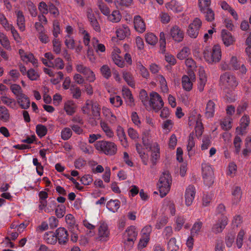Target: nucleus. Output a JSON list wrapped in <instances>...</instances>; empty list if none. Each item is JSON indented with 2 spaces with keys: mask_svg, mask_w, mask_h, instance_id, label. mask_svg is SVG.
<instances>
[{
  "mask_svg": "<svg viewBox=\"0 0 251 251\" xmlns=\"http://www.w3.org/2000/svg\"><path fill=\"white\" fill-rule=\"evenodd\" d=\"M95 147L100 152L109 156L115 155L118 151L117 146L114 142L105 140L96 142Z\"/></svg>",
  "mask_w": 251,
  "mask_h": 251,
  "instance_id": "nucleus-1",
  "label": "nucleus"
},
{
  "mask_svg": "<svg viewBox=\"0 0 251 251\" xmlns=\"http://www.w3.org/2000/svg\"><path fill=\"white\" fill-rule=\"evenodd\" d=\"M204 58L210 63H216L221 59V50L219 45H215L211 49L206 47L203 51Z\"/></svg>",
  "mask_w": 251,
  "mask_h": 251,
  "instance_id": "nucleus-2",
  "label": "nucleus"
},
{
  "mask_svg": "<svg viewBox=\"0 0 251 251\" xmlns=\"http://www.w3.org/2000/svg\"><path fill=\"white\" fill-rule=\"evenodd\" d=\"M172 181L171 176L169 172L162 173L157 184L160 195L162 198L165 197L169 192Z\"/></svg>",
  "mask_w": 251,
  "mask_h": 251,
  "instance_id": "nucleus-3",
  "label": "nucleus"
},
{
  "mask_svg": "<svg viewBox=\"0 0 251 251\" xmlns=\"http://www.w3.org/2000/svg\"><path fill=\"white\" fill-rule=\"evenodd\" d=\"M220 84L223 89L232 91L237 86L238 82L234 75L226 72L220 76Z\"/></svg>",
  "mask_w": 251,
  "mask_h": 251,
  "instance_id": "nucleus-4",
  "label": "nucleus"
},
{
  "mask_svg": "<svg viewBox=\"0 0 251 251\" xmlns=\"http://www.w3.org/2000/svg\"><path fill=\"white\" fill-rule=\"evenodd\" d=\"M82 111L83 114L87 115H90V112H91L93 117L97 119L100 116V107L97 101L87 100L82 107Z\"/></svg>",
  "mask_w": 251,
  "mask_h": 251,
  "instance_id": "nucleus-5",
  "label": "nucleus"
},
{
  "mask_svg": "<svg viewBox=\"0 0 251 251\" xmlns=\"http://www.w3.org/2000/svg\"><path fill=\"white\" fill-rule=\"evenodd\" d=\"M202 167V174L204 184L208 187L211 186L214 183V172L209 165L203 163Z\"/></svg>",
  "mask_w": 251,
  "mask_h": 251,
  "instance_id": "nucleus-6",
  "label": "nucleus"
},
{
  "mask_svg": "<svg viewBox=\"0 0 251 251\" xmlns=\"http://www.w3.org/2000/svg\"><path fill=\"white\" fill-rule=\"evenodd\" d=\"M76 71L78 74H82L85 76L86 79L89 82H93L96 80L94 73L89 67L82 63H78L75 65Z\"/></svg>",
  "mask_w": 251,
  "mask_h": 251,
  "instance_id": "nucleus-7",
  "label": "nucleus"
},
{
  "mask_svg": "<svg viewBox=\"0 0 251 251\" xmlns=\"http://www.w3.org/2000/svg\"><path fill=\"white\" fill-rule=\"evenodd\" d=\"M150 105L155 110L158 111L163 106L164 102L161 96L155 92L150 94Z\"/></svg>",
  "mask_w": 251,
  "mask_h": 251,
  "instance_id": "nucleus-8",
  "label": "nucleus"
},
{
  "mask_svg": "<svg viewBox=\"0 0 251 251\" xmlns=\"http://www.w3.org/2000/svg\"><path fill=\"white\" fill-rule=\"evenodd\" d=\"M201 21L200 19L198 18H195L193 22L188 26L187 29L188 35L191 38H196L199 34V30L201 26Z\"/></svg>",
  "mask_w": 251,
  "mask_h": 251,
  "instance_id": "nucleus-9",
  "label": "nucleus"
},
{
  "mask_svg": "<svg viewBox=\"0 0 251 251\" xmlns=\"http://www.w3.org/2000/svg\"><path fill=\"white\" fill-rule=\"evenodd\" d=\"M189 76L184 75L182 77L181 83L183 88L187 91H190L193 87L192 81L195 79V75L194 73L191 71L189 73Z\"/></svg>",
  "mask_w": 251,
  "mask_h": 251,
  "instance_id": "nucleus-10",
  "label": "nucleus"
},
{
  "mask_svg": "<svg viewBox=\"0 0 251 251\" xmlns=\"http://www.w3.org/2000/svg\"><path fill=\"white\" fill-rule=\"evenodd\" d=\"M228 219L226 216H222L213 225L212 231L215 234L222 232L227 224Z\"/></svg>",
  "mask_w": 251,
  "mask_h": 251,
  "instance_id": "nucleus-11",
  "label": "nucleus"
},
{
  "mask_svg": "<svg viewBox=\"0 0 251 251\" xmlns=\"http://www.w3.org/2000/svg\"><path fill=\"white\" fill-rule=\"evenodd\" d=\"M195 187L192 185H189L186 188L184 194L185 202L187 206H190L192 204L195 197Z\"/></svg>",
  "mask_w": 251,
  "mask_h": 251,
  "instance_id": "nucleus-12",
  "label": "nucleus"
},
{
  "mask_svg": "<svg viewBox=\"0 0 251 251\" xmlns=\"http://www.w3.org/2000/svg\"><path fill=\"white\" fill-rule=\"evenodd\" d=\"M60 244L65 245L69 240V234L67 230L64 227L57 228L54 233Z\"/></svg>",
  "mask_w": 251,
  "mask_h": 251,
  "instance_id": "nucleus-13",
  "label": "nucleus"
},
{
  "mask_svg": "<svg viewBox=\"0 0 251 251\" xmlns=\"http://www.w3.org/2000/svg\"><path fill=\"white\" fill-rule=\"evenodd\" d=\"M19 54L23 61L26 63L31 62L34 66H37L38 61L31 53L25 52L23 50H19Z\"/></svg>",
  "mask_w": 251,
  "mask_h": 251,
  "instance_id": "nucleus-14",
  "label": "nucleus"
},
{
  "mask_svg": "<svg viewBox=\"0 0 251 251\" xmlns=\"http://www.w3.org/2000/svg\"><path fill=\"white\" fill-rule=\"evenodd\" d=\"M170 33L172 37L176 42H180L183 40L184 33L177 25L173 26Z\"/></svg>",
  "mask_w": 251,
  "mask_h": 251,
  "instance_id": "nucleus-15",
  "label": "nucleus"
},
{
  "mask_svg": "<svg viewBox=\"0 0 251 251\" xmlns=\"http://www.w3.org/2000/svg\"><path fill=\"white\" fill-rule=\"evenodd\" d=\"M221 37L224 44L226 47L233 45L235 42V38L231 33L226 29H223L221 31Z\"/></svg>",
  "mask_w": 251,
  "mask_h": 251,
  "instance_id": "nucleus-16",
  "label": "nucleus"
},
{
  "mask_svg": "<svg viewBox=\"0 0 251 251\" xmlns=\"http://www.w3.org/2000/svg\"><path fill=\"white\" fill-rule=\"evenodd\" d=\"M15 14L16 16L17 25L19 30L24 31L25 30V20L23 11L17 10L15 11Z\"/></svg>",
  "mask_w": 251,
  "mask_h": 251,
  "instance_id": "nucleus-17",
  "label": "nucleus"
},
{
  "mask_svg": "<svg viewBox=\"0 0 251 251\" xmlns=\"http://www.w3.org/2000/svg\"><path fill=\"white\" fill-rule=\"evenodd\" d=\"M148 148H150L151 151V162L152 166H154L156 165L157 161L158 160L160 157V149L158 144L157 143H154L152 146L150 145V147Z\"/></svg>",
  "mask_w": 251,
  "mask_h": 251,
  "instance_id": "nucleus-18",
  "label": "nucleus"
},
{
  "mask_svg": "<svg viewBox=\"0 0 251 251\" xmlns=\"http://www.w3.org/2000/svg\"><path fill=\"white\" fill-rule=\"evenodd\" d=\"M110 232L108 226L105 223H102L98 229V236L100 240L106 241L109 236Z\"/></svg>",
  "mask_w": 251,
  "mask_h": 251,
  "instance_id": "nucleus-19",
  "label": "nucleus"
},
{
  "mask_svg": "<svg viewBox=\"0 0 251 251\" xmlns=\"http://www.w3.org/2000/svg\"><path fill=\"white\" fill-rule=\"evenodd\" d=\"M122 95L128 106L133 107L135 105L133 97L128 88L124 87L122 88Z\"/></svg>",
  "mask_w": 251,
  "mask_h": 251,
  "instance_id": "nucleus-20",
  "label": "nucleus"
},
{
  "mask_svg": "<svg viewBox=\"0 0 251 251\" xmlns=\"http://www.w3.org/2000/svg\"><path fill=\"white\" fill-rule=\"evenodd\" d=\"M102 113L111 124H114L116 123L117 118L109 108L103 106L102 108Z\"/></svg>",
  "mask_w": 251,
  "mask_h": 251,
  "instance_id": "nucleus-21",
  "label": "nucleus"
},
{
  "mask_svg": "<svg viewBox=\"0 0 251 251\" xmlns=\"http://www.w3.org/2000/svg\"><path fill=\"white\" fill-rule=\"evenodd\" d=\"M242 194V191L240 187L235 186L233 188L231 192L232 204H237L240 201Z\"/></svg>",
  "mask_w": 251,
  "mask_h": 251,
  "instance_id": "nucleus-22",
  "label": "nucleus"
},
{
  "mask_svg": "<svg viewBox=\"0 0 251 251\" xmlns=\"http://www.w3.org/2000/svg\"><path fill=\"white\" fill-rule=\"evenodd\" d=\"M134 24L135 29L140 32L143 33L146 30V25L141 17L137 15L134 18Z\"/></svg>",
  "mask_w": 251,
  "mask_h": 251,
  "instance_id": "nucleus-23",
  "label": "nucleus"
},
{
  "mask_svg": "<svg viewBox=\"0 0 251 251\" xmlns=\"http://www.w3.org/2000/svg\"><path fill=\"white\" fill-rule=\"evenodd\" d=\"M116 34L119 39L123 40L130 35L129 28L126 25H123L117 29Z\"/></svg>",
  "mask_w": 251,
  "mask_h": 251,
  "instance_id": "nucleus-24",
  "label": "nucleus"
},
{
  "mask_svg": "<svg viewBox=\"0 0 251 251\" xmlns=\"http://www.w3.org/2000/svg\"><path fill=\"white\" fill-rule=\"evenodd\" d=\"M17 101L22 109H26L30 106V100L25 94L22 95L17 98Z\"/></svg>",
  "mask_w": 251,
  "mask_h": 251,
  "instance_id": "nucleus-25",
  "label": "nucleus"
},
{
  "mask_svg": "<svg viewBox=\"0 0 251 251\" xmlns=\"http://www.w3.org/2000/svg\"><path fill=\"white\" fill-rule=\"evenodd\" d=\"M215 110V103L212 100H209L206 106L205 116L207 118H212L214 115Z\"/></svg>",
  "mask_w": 251,
  "mask_h": 251,
  "instance_id": "nucleus-26",
  "label": "nucleus"
},
{
  "mask_svg": "<svg viewBox=\"0 0 251 251\" xmlns=\"http://www.w3.org/2000/svg\"><path fill=\"white\" fill-rule=\"evenodd\" d=\"M126 233L127 236V241L133 242L136 240L138 234V231H137L136 228L134 226H132L128 227L126 230Z\"/></svg>",
  "mask_w": 251,
  "mask_h": 251,
  "instance_id": "nucleus-27",
  "label": "nucleus"
},
{
  "mask_svg": "<svg viewBox=\"0 0 251 251\" xmlns=\"http://www.w3.org/2000/svg\"><path fill=\"white\" fill-rule=\"evenodd\" d=\"M64 110L68 115H72L76 111V105L73 100H68L64 104Z\"/></svg>",
  "mask_w": 251,
  "mask_h": 251,
  "instance_id": "nucleus-28",
  "label": "nucleus"
},
{
  "mask_svg": "<svg viewBox=\"0 0 251 251\" xmlns=\"http://www.w3.org/2000/svg\"><path fill=\"white\" fill-rule=\"evenodd\" d=\"M166 8L169 10L178 13L182 11V8L179 5L176 1L175 0H171L170 2L166 4Z\"/></svg>",
  "mask_w": 251,
  "mask_h": 251,
  "instance_id": "nucleus-29",
  "label": "nucleus"
},
{
  "mask_svg": "<svg viewBox=\"0 0 251 251\" xmlns=\"http://www.w3.org/2000/svg\"><path fill=\"white\" fill-rule=\"evenodd\" d=\"M200 11L205 14V19L208 22H212L214 20L215 16L214 12L209 6L201 9Z\"/></svg>",
  "mask_w": 251,
  "mask_h": 251,
  "instance_id": "nucleus-30",
  "label": "nucleus"
},
{
  "mask_svg": "<svg viewBox=\"0 0 251 251\" xmlns=\"http://www.w3.org/2000/svg\"><path fill=\"white\" fill-rule=\"evenodd\" d=\"M100 125L102 130L108 138H111L114 137V132L106 122L101 121Z\"/></svg>",
  "mask_w": 251,
  "mask_h": 251,
  "instance_id": "nucleus-31",
  "label": "nucleus"
},
{
  "mask_svg": "<svg viewBox=\"0 0 251 251\" xmlns=\"http://www.w3.org/2000/svg\"><path fill=\"white\" fill-rule=\"evenodd\" d=\"M136 68L139 71L141 75L146 78L148 79L150 77V73L147 69L143 66L140 61L136 63Z\"/></svg>",
  "mask_w": 251,
  "mask_h": 251,
  "instance_id": "nucleus-32",
  "label": "nucleus"
},
{
  "mask_svg": "<svg viewBox=\"0 0 251 251\" xmlns=\"http://www.w3.org/2000/svg\"><path fill=\"white\" fill-rule=\"evenodd\" d=\"M204 130V127L201 122V118H199L196 122V126L195 127V131L196 136L199 138L202 135Z\"/></svg>",
  "mask_w": 251,
  "mask_h": 251,
  "instance_id": "nucleus-33",
  "label": "nucleus"
},
{
  "mask_svg": "<svg viewBox=\"0 0 251 251\" xmlns=\"http://www.w3.org/2000/svg\"><path fill=\"white\" fill-rule=\"evenodd\" d=\"M199 80L198 82V89L200 91L202 92L205 86L207 81V77L203 71L200 72Z\"/></svg>",
  "mask_w": 251,
  "mask_h": 251,
  "instance_id": "nucleus-34",
  "label": "nucleus"
},
{
  "mask_svg": "<svg viewBox=\"0 0 251 251\" xmlns=\"http://www.w3.org/2000/svg\"><path fill=\"white\" fill-rule=\"evenodd\" d=\"M0 43L5 49L8 50H11L10 42L7 37L4 34L1 32H0Z\"/></svg>",
  "mask_w": 251,
  "mask_h": 251,
  "instance_id": "nucleus-35",
  "label": "nucleus"
},
{
  "mask_svg": "<svg viewBox=\"0 0 251 251\" xmlns=\"http://www.w3.org/2000/svg\"><path fill=\"white\" fill-rule=\"evenodd\" d=\"M10 118V114L6 107L0 106V119L4 122H7Z\"/></svg>",
  "mask_w": 251,
  "mask_h": 251,
  "instance_id": "nucleus-36",
  "label": "nucleus"
},
{
  "mask_svg": "<svg viewBox=\"0 0 251 251\" xmlns=\"http://www.w3.org/2000/svg\"><path fill=\"white\" fill-rule=\"evenodd\" d=\"M123 76L128 85L132 87L135 86V82L133 80V77L130 73L127 71H123Z\"/></svg>",
  "mask_w": 251,
  "mask_h": 251,
  "instance_id": "nucleus-37",
  "label": "nucleus"
},
{
  "mask_svg": "<svg viewBox=\"0 0 251 251\" xmlns=\"http://www.w3.org/2000/svg\"><path fill=\"white\" fill-rule=\"evenodd\" d=\"M203 223L200 221H198L194 223L191 230V234L192 236L198 235L201 230L202 227Z\"/></svg>",
  "mask_w": 251,
  "mask_h": 251,
  "instance_id": "nucleus-38",
  "label": "nucleus"
},
{
  "mask_svg": "<svg viewBox=\"0 0 251 251\" xmlns=\"http://www.w3.org/2000/svg\"><path fill=\"white\" fill-rule=\"evenodd\" d=\"M120 202L117 200H110L107 203V207L113 212L117 211L120 207Z\"/></svg>",
  "mask_w": 251,
  "mask_h": 251,
  "instance_id": "nucleus-39",
  "label": "nucleus"
},
{
  "mask_svg": "<svg viewBox=\"0 0 251 251\" xmlns=\"http://www.w3.org/2000/svg\"><path fill=\"white\" fill-rule=\"evenodd\" d=\"M108 20L113 23H118L120 21L122 16L118 10H114L111 14L108 15Z\"/></svg>",
  "mask_w": 251,
  "mask_h": 251,
  "instance_id": "nucleus-40",
  "label": "nucleus"
},
{
  "mask_svg": "<svg viewBox=\"0 0 251 251\" xmlns=\"http://www.w3.org/2000/svg\"><path fill=\"white\" fill-rule=\"evenodd\" d=\"M0 100L2 102L12 108H15L16 103L13 99L10 98L7 96H1Z\"/></svg>",
  "mask_w": 251,
  "mask_h": 251,
  "instance_id": "nucleus-41",
  "label": "nucleus"
},
{
  "mask_svg": "<svg viewBox=\"0 0 251 251\" xmlns=\"http://www.w3.org/2000/svg\"><path fill=\"white\" fill-rule=\"evenodd\" d=\"M109 101L115 107H119L123 104V100L121 97L118 95L110 97Z\"/></svg>",
  "mask_w": 251,
  "mask_h": 251,
  "instance_id": "nucleus-42",
  "label": "nucleus"
},
{
  "mask_svg": "<svg viewBox=\"0 0 251 251\" xmlns=\"http://www.w3.org/2000/svg\"><path fill=\"white\" fill-rule=\"evenodd\" d=\"M150 130H147L143 132L142 136V143L144 146L148 149L150 147L151 144L149 138L151 137Z\"/></svg>",
  "mask_w": 251,
  "mask_h": 251,
  "instance_id": "nucleus-43",
  "label": "nucleus"
},
{
  "mask_svg": "<svg viewBox=\"0 0 251 251\" xmlns=\"http://www.w3.org/2000/svg\"><path fill=\"white\" fill-rule=\"evenodd\" d=\"M157 78L159 81L160 88L163 93H167L169 89L167 86L166 80L162 75H158Z\"/></svg>",
  "mask_w": 251,
  "mask_h": 251,
  "instance_id": "nucleus-44",
  "label": "nucleus"
},
{
  "mask_svg": "<svg viewBox=\"0 0 251 251\" xmlns=\"http://www.w3.org/2000/svg\"><path fill=\"white\" fill-rule=\"evenodd\" d=\"M100 73L105 79H109L111 76V70L107 65H103L100 69Z\"/></svg>",
  "mask_w": 251,
  "mask_h": 251,
  "instance_id": "nucleus-45",
  "label": "nucleus"
},
{
  "mask_svg": "<svg viewBox=\"0 0 251 251\" xmlns=\"http://www.w3.org/2000/svg\"><path fill=\"white\" fill-rule=\"evenodd\" d=\"M36 132L39 137H42L47 134L48 129L45 126L39 124L36 126Z\"/></svg>",
  "mask_w": 251,
  "mask_h": 251,
  "instance_id": "nucleus-46",
  "label": "nucleus"
},
{
  "mask_svg": "<svg viewBox=\"0 0 251 251\" xmlns=\"http://www.w3.org/2000/svg\"><path fill=\"white\" fill-rule=\"evenodd\" d=\"M146 41L149 44L154 45L158 41L157 37L152 33H148L145 35Z\"/></svg>",
  "mask_w": 251,
  "mask_h": 251,
  "instance_id": "nucleus-47",
  "label": "nucleus"
},
{
  "mask_svg": "<svg viewBox=\"0 0 251 251\" xmlns=\"http://www.w3.org/2000/svg\"><path fill=\"white\" fill-rule=\"evenodd\" d=\"M44 239L48 243L53 244L56 242V238L55 235L52 232L46 233L44 236Z\"/></svg>",
  "mask_w": 251,
  "mask_h": 251,
  "instance_id": "nucleus-48",
  "label": "nucleus"
},
{
  "mask_svg": "<svg viewBox=\"0 0 251 251\" xmlns=\"http://www.w3.org/2000/svg\"><path fill=\"white\" fill-rule=\"evenodd\" d=\"M167 249L170 251H177L179 246L176 244V239L174 237L171 238L168 242Z\"/></svg>",
  "mask_w": 251,
  "mask_h": 251,
  "instance_id": "nucleus-49",
  "label": "nucleus"
},
{
  "mask_svg": "<svg viewBox=\"0 0 251 251\" xmlns=\"http://www.w3.org/2000/svg\"><path fill=\"white\" fill-rule=\"evenodd\" d=\"M51 67L59 70L63 69L64 67V63L63 60L59 57L56 58L51 61Z\"/></svg>",
  "mask_w": 251,
  "mask_h": 251,
  "instance_id": "nucleus-50",
  "label": "nucleus"
},
{
  "mask_svg": "<svg viewBox=\"0 0 251 251\" xmlns=\"http://www.w3.org/2000/svg\"><path fill=\"white\" fill-rule=\"evenodd\" d=\"M112 60L114 63L120 68H123L125 66L124 62L122 58L117 53H112Z\"/></svg>",
  "mask_w": 251,
  "mask_h": 251,
  "instance_id": "nucleus-51",
  "label": "nucleus"
},
{
  "mask_svg": "<svg viewBox=\"0 0 251 251\" xmlns=\"http://www.w3.org/2000/svg\"><path fill=\"white\" fill-rule=\"evenodd\" d=\"M190 54V50L187 47H184L177 54V57L180 60H183L187 57Z\"/></svg>",
  "mask_w": 251,
  "mask_h": 251,
  "instance_id": "nucleus-52",
  "label": "nucleus"
},
{
  "mask_svg": "<svg viewBox=\"0 0 251 251\" xmlns=\"http://www.w3.org/2000/svg\"><path fill=\"white\" fill-rule=\"evenodd\" d=\"M10 89L13 94L16 96V98H18L20 96L24 94L23 93V90L19 85L14 84L10 87Z\"/></svg>",
  "mask_w": 251,
  "mask_h": 251,
  "instance_id": "nucleus-53",
  "label": "nucleus"
},
{
  "mask_svg": "<svg viewBox=\"0 0 251 251\" xmlns=\"http://www.w3.org/2000/svg\"><path fill=\"white\" fill-rule=\"evenodd\" d=\"M195 146V142L194 140V133L192 132L188 136V143L187 145V150L188 152H189L191 151Z\"/></svg>",
  "mask_w": 251,
  "mask_h": 251,
  "instance_id": "nucleus-54",
  "label": "nucleus"
},
{
  "mask_svg": "<svg viewBox=\"0 0 251 251\" xmlns=\"http://www.w3.org/2000/svg\"><path fill=\"white\" fill-rule=\"evenodd\" d=\"M211 145L210 137L208 135L203 136L201 145V150L205 151L207 150Z\"/></svg>",
  "mask_w": 251,
  "mask_h": 251,
  "instance_id": "nucleus-55",
  "label": "nucleus"
},
{
  "mask_svg": "<svg viewBox=\"0 0 251 251\" xmlns=\"http://www.w3.org/2000/svg\"><path fill=\"white\" fill-rule=\"evenodd\" d=\"M0 24L6 30L8 31V29L10 27V24L8 23V21L4 14L1 12H0Z\"/></svg>",
  "mask_w": 251,
  "mask_h": 251,
  "instance_id": "nucleus-56",
  "label": "nucleus"
},
{
  "mask_svg": "<svg viewBox=\"0 0 251 251\" xmlns=\"http://www.w3.org/2000/svg\"><path fill=\"white\" fill-rule=\"evenodd\" d=\"M75 41L72 37L68 35L65 37V44L67 47L70 49H74L75 48Z\"/></svg>",
  "mask_w": 251,
  "mask_h": 251,
  "instance_id": "nucleus-57",
  "label": "nucleus"
},
{
  "mask_svg": "<svg viewBox=\"0 0 251 251\" xmlns=\"http://www.w3.org/2000/svg\"><path fill=\"white\" fill-rule=\"evenodd\" d=\"M72 135V131L71 128L65 127L61 131V138L64 140H68Z\"/></svg>",
  "mask_w": 251,
  "mask_h": 251,
  "instance_id": "nucleus-58",
  "label": "nucleus"
},
{
  "mask_svg": "<svg viewBox=\"0 0 251 251\" xmlns=\"http://www.w3.org/2000/svg\"><path fill=\"white\" fill-rule=\"evenodd\" d=\"M235 239V234L232 233H228L226 236L225 242L227 247L232 246Z\"/></svg>",
  "mask_w": 251,
  "mask_h": 251,
  "instance_id": "nucleus-59",
  "label": "nucleus"
},
{
  "mask_svg": "<svg viewBox=\"0 0 251 251\" xmlns=\"http://www.w3.org/2000/svg\"><path fill=\"white\" fill-rule=\"evenodd\" d=\"M185 223V219L183 216H178L176 220V226L175 228L176 231H179L182 228Z\"/></svg>",
  "mask_w": 251,
  "mask_h": 251,
  "instance_id": "nucleus-60",
  "label": "nucleus"
},
{
  "mask_svg": "<svg viewBox=\"0 0 251 251\" xmlns=\"http://www.w3.org/2000/svg\"><path fill=\"white\" fill-rule=\"evenodd\" d=\"M173 125V121L171 119H167L163 122L162 126L164 130L169 132L172 129Z\"/></svg>",
  "mask_w": 251,
  "mask_h": 251,
  "instance_id": "nucleus-61",
  "label": "nucleus"
},
{
  "mask_svg": "<svg viewBox=\"0 0 251 251\" xmlns=\"http://www.w3.org/2000/svg\"><path fill=\"white\" fill-rule=\"evenodd\" d=\"M53 44V50L56 54H59L61 52V43L57 39H54L52 41Z\"/></svg>",
  "mask_w": 251,
  "mask_h": 251,
  "instance_id": "nucleus-62",
  "label": "nucleus"
},
{
  "mask_svg": "<svg viewBox=\"0 0 251 251\" xmlns=\"http://www.w3.org/2000/svg\"><path fill=\"white\" fill-rule=\"evenodd\" d=\"M244 235L245 232L243 230H241L238 234L236 244L238 249L241 248L243 245V241Z\"/></svg>",
  "mask_w": 251,
  "mask_h": 251,
  "instance_id": "nucleus-63",
  "label": "nucleus"
},
{
  "mask_svg": "<svg viewBox=\"0 0 251 251\" xmlns=\"http://www.w3.org/2000/svg\"><path fill=\"white\" fill-rule=\"evenodd\" d=\"M38 9L40 12V14H47L49 12L48 6L44 1L40 2L39 3Z\"/></svg>",
  "mask_w": 251,
  "mask_h": 251,
  "instance_id": "nucleus-64",
  "label": "nucleus"
}]
</instances>
